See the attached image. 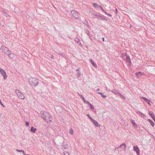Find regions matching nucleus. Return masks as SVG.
Masks as SVG:
<instances>
[{
  "label": "nucleus",
  "instance_id": "1",
  "mask_svg": "<svg viewBox=\"0 0 155 155\" xmlns=\"http://www.w3.org/2000/svg\"><path fill=\"white\" fill-rule=\"evenodd\" d=\"M41 117L47 123L51 122L52 118V116L49 113L45 111H41Z\"/></svg>",
  "mask_w": 155,
  "mask_h": 155
},
{
  "label": "nucleus",
  "instance_id": "2",
  "mask_svg": "<svg viewBox=\"0 0 155 155\" xmlns=\"http://www.w3.org/2000/svg\"><path fill=\"white\" fill-rule=\"evenodd\" d=\"M29 82L30 84L35 87L36 86L38 83V80L35 78H31L29 80Z\"/></svg>",
  "mask_w": 155,
  "mask_h": 155
},
{
  "label": "nucleus",
  "instance_id": "3",
  "mask_svg": "<svg viewBox=\"0 0 155 155\" xmlns=\"http://www.w3.org/2000/svg\"><path fill=\"white\" fill-rule=\"evenodd\" d=\"M72 16L75 18L76 19H78V12L75 11L74 10H73L71 11Z\"/></svg>",
  "mask_w": 155,
  "mask_h": 155
},
{
  "label": "nucleus",
  "instance_id": "4",
  "mask_svg": "<svg viewBox=\"0 0 155 155\" xmlns=\"http://www.w3.org/2000/svg\"><path fill=\"white\" fill-rule=\"evenodd\" d=\"M0 72L1 74L3 76L4 79H6L7 78V75H6V72L3 69L0 68Z\"/></svg>",
  "mask_w": 155,
  "mask_h": 155
},
{
  "label": "nucleus",
  "instance_id": "5",
  "mask_svg": "<svg viewBox=\"0 0 155 155\" xmlns=\"http://www.w3.org/2000/svg\"><path fill=\"white\" fill-rule=\"evenodd\" d=\"M1 49L2 50V51L4 52L5 53L7 54V53L8 51H10L8 50V48L4 46H2L1 47Z\"/></svg>",
  "mask_w": 155,
  "mask_h": 155
},
{
  "label": "nucleus",
  "instance_id": "6",
  "mask_svg": "<svg viewBox=\"0 0 155 155\" xmlns=\"http://www.w3.org/2000/svg\"><path fill=\"white\" fill-rule=\"evenodd\" d=\"M91 121L94 124V126L97 127H100V125L97 122L94 120V119H93Z\"/></svg>",
  "mask_w": 155,
  "mask_h": 155
},
{
  "label": "nucleus",
  "instance_id": "7",
  "mask_svg": "<svg viewBox=\"0 0 155 155\" xmlns=\"http://www.w3.org/2000/svg\"><path fill=\"white\" fill-rule=\"evenodd\" d=\"M133 150L136 152L137 155H139L140 150L137 146H134L133 147Z\"/></svg>",
  "mask_w": 155,
  "mask_h": 155
},
{
  "label": "nucleus",
  "instance_id": "8",
  "mask_svg": "<svg viewBox=\"0 0 155 155\" xmlns=\"http://www.w3.org/2000/svg\"><path fill=\"white\" fill-rule=\"evenodd\" d=\"M135 111L137 114H138V115L141 117H144L146 116V115H145V114L142 113V112L139 111L137 110H135Z\"/></svg>",
  "mask_w": 155,
  "mask_h": 155
},
{
  "label": "nucleus",
  "instance_id": "9",
  "mask_svg": "<svg viewBox=\"0 0 155 155\" xmlns=\"http://www.w3.org/2000/svg\"><path fill=\"white\" fill-rule=\"evenodd\" d=\"M7 53V55H8L9 57L10 58L12 59L14 57V54L11 53V51H8Z\"/></svg>",
  "mask_w": 155,
  "mask_h": 155
},
{
  "label": "nucleus",
  "instance_id": "10",
  "mask_svg": "<svg viewBox=\"0 0 155 155\" xmlns=\"http://www.w3.org/2000/svg\"><path fill=\"white\" fill-rule=\"evenodd\" d=\"M142 97L144 101H145L150 105V100H149L147 98L145 97Z\"/></svg>",
  "mask_w": 155,
  "mask_h": 155
},
{
  "label": "nucleus",
  "instance_id": "11",
  "mask_svg": "<svg viewBox=\"0 0 155 155\" xmlns=\"http://www.w3.org/2000/svg\"><path fill=\"white\" fill-rule=\"evenodd\" d=\"M90 62L91 63V64H92L93 66L95 67L96 68L97 67V65L94 62V61L92 59H90Z\"/></svg>",
  "mask_w": 155,
  "mask_h": 155
},
{
  "label": "nucleus",
  "instance_id": "12",
  "mask_svg": "<svg viewBox=\"0 0 155 155\" xmlns=\"http://www.w3.org/2000/svg\"><path fill=\"white\" fill-rule=\"evenodd\" d=\"M126 62H127L129 63H131V59L129 56L127 55L126 56Z\"/></svg>",
  "mask_w": 155,
  "mask_h": 155
},
{
  "label": "nucleus",
  "instance_id": "13",
  "mask_svg": "<svg viewBox=\"0 0 155 155\" xmlns=\"http://www.w3.org/2000/svg\"><path fill=\"white\" fill-rule=\"evenodd\" d=\"M18 96L20 99H23L25 98L24 96L21 93L18 94Z\"/></svg>",
  "mask_w": 155,
  "mask_h": 155
},
{
  "label": "nucleus",
  "instance_id": "14",
  "mask_svg": "<svg viewBox=\"0 0 155 155\" xmlns=\"http://www.w3.org/2000/svg\"><path fill=\"white\" fill-rule=\"evenodd\" d=\"M85 33L89 37V38H90V32L87 29H85Z\"/></svg>",
  "mask_w": 155,
  "mask_h": 155
},
{
  "label": "nucleus",
  "instance_id": "15",
  "mask_svg": "<svg viewBox=\"0 0 155 155\" xmlns=\"http://www.w3.org/2000/svg\"><path fill=\"white\" fill-rule=\"evenodd\" d=\"M136 75L137 76V78H139L140 76H141L143 74L140 72H137L136 73Z\"/></svg>",
  "mask_w": 155,
  "mask_h": 155
},
{
  "label": "nucleus",
  "instance_id": "16",
  "mask_svg": "<svg viewBox=\"0 0 155 155\" xmlns=\"http://www.w3.org/2000/svg\"><path fill=\"white\" fill-rule=\"evenodd\" d=\"M83 22L84 24L87 27L89 26V25L88 24V21L86 19L84 20L83 21Z\"/></svg>",
  "mask_w": 155,
  "mask_h": 155
},
{
  "label": "nucleus",
  "instance_id": "17",
  "mask_svg": "<svg viewBox=\"0 0 155 155\" xmlns=\"http://www.w3.org/2000/svg\"><path fill=\"white\" fill-rule=\"evenodd\" d=\"M75 42L76 43H80V45H81V44L79 39L78 38H75L74 40Z\"/></svg>",
  "mask_w": 155,
  "mask_h": 155
},
{
  "label": "nucleus",
  "instance_id": "18",
  "mask_svg": "<svg viewBox=\"0 0 155 155\" xmlns=\"http://www.w3.org/2000/svg\"><path fill=\"white\" fill-rule=\"evenodd\" d=\"M131 122L134 125H135V127H134L135 128H137V124H136V123L135 122V120H134L131 119Z\"/></svg>",
  "mask_w": 155,
  "mask_h": 155
},
{
  "label": "nucleus",
  "instance_id": "19",
  "mask_svg": "<svg viewBox=\"0 0 155 155\" xmlns=\"http://www.w3.org/2000/svg\"><path fill=\"white\" fill-rule=\"evenodd\" d=\"M80 97L83 100L84 103L86 104L88 101H87L85 100L84 97V96H83L82 95H81L80 96Z\"/></svg>",
  "mask_w": 155,
  "mask_h": 155
},
{
  "label": "nucleus",
  "instance_id": "20",
  "mask_svg": "<svg viewBox=\"0 0 155 155\" xmlns=\"http://www.w3.org/2000/svg\"><path fill=\"white\" fill-rule=\"evenodd\" d=\"M37 129L33 127H31L30 131L31 132L34 133L36 130Z\"/></svg>",
  "mask_w": 155,
  "mask_h": 155
},
{
  "label": "nucleus",
  "instance_id": "21",
  "mask_svg": "<svg viewBox=\"0 0 155 155\" xmlns=\"http://www.w3.org/2000/svg\"><path fill=\"white\" fill-rule=\"evenodd\" d=\"M97 93L98 94H100L101 96L104 98H105L107 97V96L106 95H105L103 94V93L98 92Z\"/></svg>",
  "mask_w": 155,
  "mask_h": 155
},
{
  "label": "nucleus",
  "instance_id": "22",
  "mask_svg": "<svg viewBox=\"0 0 155 155\" xmlns=\"http://www.w3.org/2000/svg\"><path fill=\"white\" fill-rule=\"evenodd\" d=\"M148 121L150 123L151 125L153 127L154 125V123L150 119H148Z\"/></svg>",
  "mask_w": 155,
  "mask_h": 155
},
{
  "label": "nucleus",
  "instance_id": "23",
  "mask_svg": "<svg viewBox=\"0 0 155 155\" xmlns=\"http://www.w3.org/2000/svg\"><path fill=\"white\" fill-rule=\"evenodd\" d=\"M69 133L71 135H72L74 134L73 130L72 129H70L69 131Z\"/></svg>",
  "mask_w": 155,
  "mask_h": 155
},
{
  "label": "nucleus",
  "instance_id": "24",
  "mask_svg": "<svg viewBox=\"0 0 155 155\" xmlns=\"http://www.w3.org/2000/svg\"><path fill=\"white\" fill-rule=\"evenodd\" d=\"M122 146H125L124 149H125V147H126V144L125 143H123L121 145H120L119 147H118L117 148H115V149L116 150V149H118L119 147H121Z\"/></svg>",
  "mask_w": 155,
  "mask_h": 155
},
{
  "label": "nucleus",
  "instance_id": "25",
  "mask_svg": "<svg viewBox=\"0 0 155 155\" xmlns=\"http://www.w3.org/2000/svg\"><path fill=\"white\" fill-rule=\"evenodd\" d=\"M114 93V94H117L118 95V94H119L120 93L118 91H117L116 90H114L112 91Z\"/></svg>",
  "mask_w": 155,
  "mask_h": 155
},
{
  "label": "nucleus",
  "instance_id": "26",
  "mask_svg": "<svg viewBox=\"0 0 155 155\" xmlns=\"http://www.w3.org/2000/svg\"><path fill=\"white\" fill-rule=\"evenodd\" d=\"M103 15H101L100 13H99L98 18L100 19L101 20H103Z\"/></svg>",
  "mask_w": 155,
  "mask_h": 155
},
{
  "label": "nucleus",
  "instance_id": "27",
  "mask_svg": "<svg viewBox=\"0 0 155 155\" xmlns=\"http://www.w3.org/2000/svg\"><path fill=\"white\" fill-rule=\"evenodd\" d=\"M95 8L98 7L99 5H98L97 3H94L93 4Z\"/></svg>",
  "mask_w": 155,
  "mask_h": 155
},
{
  "label": "nucleus",
  "instance_id": "28",
  "mask_svg": "<svg viewBox=\"0 0 155 155\" xmlns=\"http://www.w3.org/2000/svg\"><path fill=\"white\" fill-rule=\"evenodd\" d=\"M96 14L95 13H91V16L92 18H95V15Z\"/></svg>",
  "mask_w": 155,
  "mask_h": 155
},
{
  "label": "nucleus",
  "instance_id": "29",
  "mask_svg": "<svg viewBox=\"0 0 155 155\" xmlns=\"http://www.w3.org/2000/svg\"><path fill=\"white\" fill-rule=\"evenodd\" d=\"M118 96H120L121 98H125V97H124V96L121 93H120L118 95Z\"/></svg>",
  "mask_w": 155,
  "mask_h": 155
},
{
  "label": "nucleus",
  "instance_id": "30",
  "mask_svg": "<svg viewBox=\"0 0 155 155\" xmlns=\"http://www.w3.org/2000/svg\"><path fill=\"white\" fill-rule=\"evenodd\" d=\"M99 13H99L98 14H95V18H98L99 16Z\"/></svg>",
  "mask_w": 155,
  "mask_h": 155
},
{
  "label": "nucleus",
  "instance_id": "31",
  "mask_svg": "<svg viewBox=\"0 0 155 155\" xmlns=\"http://www.w3.org/2000/svg\"><path fill=\"white\" fill-rule=\"evenodd\" d=\"M87 116L88 118L91 120H92L93 119L90 116L89 114H87Z\"/></svg>",
  "mask_w": 155,
  "mask_h": 155
},
{
  "label": "nucleus",
  "instance_id": "32",
  "mask_svg": "<svg viewBox=\"0 0 155 155\" xmlns=\"http://www.w3.org/2000/svg\"><path fill=\"white\" fill-rule=\"evenodd\" d=\"M67 148H68L67 145L66 146L64 145L62 147V148L64 149H67Z\"/></svg>",
  "mask_w": 155,
  "mask_h": 155
},
{
  "label": "nucleus",
  "instance_id": "33",
  "mask_svg": "<svg viewBox=\"0 0 155 155\" xmlns=\"http://www.w3.org/2000/svg\"><path fill=\"white\" fill-rule=\"evenodd\" d=\"M16 150L19 152H23V153H24V151H23L22 150H19L18 149H17Z\"/></svg>",
  "mask_w": 155,
  "mask_h": 155
},
{
  "label": "nucleus",
  "instance_id": "34",
  "mask_svg": "<svg viewBox=\"0 0 155 155\" xmlns=\"http://www.w3.org/2000/svg\"><path fill=\"white\" fill-rule=\"evenodd\" d=\"M103 20H104L107 21V18H106V17L104 16H103Z\"/></svg>",
  "mask_w": 155,
  "mask_h": 155
},
{
  "label": "nucleus",
  "instance_id": "35",
  "mask_svg": "<svg viewBox=\"0 0 155 155\" xmlns=\"http://www.w3.org/2000/svg\"><path fill=\"white\" fill-rule=\"evenodd\" d=\"M15 92L17 94V95H18V94H20V92L18 90H16L15 91Z\"/></svg>",
  "mask_w": 155,
  "mask_h": 155
},
{
  "label": "nucleus",
  "instance_id": "36",
  "mask_svg": "<svg viewBox=\"0 0 155 155\" xmlns=\"http://www.w3.org/2000/svg\"><path fill=\"white\" fill-rule=\"evenodd\" d=\"M0 104L4 107H5V106L2 104V101H1V99H0Z\"/></svg>",
  "mask_w": 155,
  "mask_h": 155
},
{
  "label": "nucleus",
  "instance_id": "37",
  "mask_svg": "<svg viewBox=\"0 0 155 155\" xmlns=\"http://www.w3.org/2000/svg\"><path fill=\"white\" fill-rule=\"evenodd\" d=\"M78 76L77 77H79L81 75V72L80 71H79L78 72Z\"/></svg>",
  "mask_w": 155,
  "mask_h": 155
},
{
  "label": "nucleus",
  "instance_id": "38",
  "mask_svg": "<svg viewBox=\"0 0 155 155\" xmlns=\"http://www.w3.org/2000/svg\"><path fill=\"white\" fill-rule=\"evenodd\" d=\"M25 125L26 126H28L29 125V123L28 121L25 122Z\"/></svg>",
  "mask_w": 155,
  "mask_h": 155
},
{
  "label": "nucleus",
  "instance_id": "39",
  "mask_svg": "<svg viewBox=\"0 0 155 155\" xmlns=\"http://www.w3.org/2000/svg\"><path fill=\"white\" fill-rule=\"evenodd\" d=\"M90 107V108L91 109H93L94 108V107L92 105H91Z\"/></svg>",
  "mask_w": 155,
  "mask_h": 155
},
{
  "label": "nucleus",
  "instance_id": "40",
  "mask_svg": "<svg viewBox=\"0 0 155 155\" xmlns=\"http://www.w3.org/2000/svg\"><path fill=\"white\" fill-rule=\"evenodd\" d=\"M86 104H88L90 106L91 105H92L90 103H89L88 101L87 102V103Z\"/></svg>",
  "mask_w": 155,
  "mask_h": 155
},
{
  "label": "nucleus",
  "instance_id": "41",
  "mask_svg": "<svg viewBox=\"0 0 155 155\" xmlns=\"http://www.w3.org/2000/svg\"><path fill=\"white\" fill-rule=\"evenodd\" d=\"M107 15L110 17H112V15L108 13L107 14Z\"/></svg>",
  "mask_w": 155,
  "mask_h": 155
},
{
  "label": "nucleus",
  "instance_id": "42",
  "mask_svg": "<svg viewBox=\"0 0 155 155\" xmlns=\"http://www.w3.org/2000/svg\"><path fill=\"white\" fill-rule=\"evenodd\" d=\"M64 155H70L69 153L68 152H66L64 154Z\"/></svg>",
  "mask_w": 155,
  "mask_h": 155
},
{
  "label": "nucleus",
  "instance_id": "43",
  "mask_svg": "<svg viewBox=\"0 0 155 155\" xmlns=\"http://www.w3.org/2000/svg\"><path fill=\"white\" fill-rule=\"evenodd\" d=\"M98 8H101H101H102V6H100V5H99L98 7Z\"/></svg>",
  "mask_w": 155,
  "mask_h": 155
},
{
  "label": "nucleus",
  "instance_id": "44",
  "mask_svg": "<svg viewBox=\"0 0 155 155\" xmlns=\"http://www.w3.org/2000/svg\"><path fill=\"white\" fill-rule=\"evenodd\" d=\"M101 10H102V11L103 12H105V11L103 8H102L101 9Z\"/></svg>",
  "mask_w": 155,
  "mask_h": 155
},
{
  "label": "nucleus",
  "instance_id": "45",
  "mask_svg": "<svg viewBox=\"0 0 155 155\" xmlns=\"http://www.w3.org/2000/svg\"><path fill=\"white\" fill-rule=\"evenodd\" d=\"M102 40L103 41H104V38H102Z\"/></svg>",
  "mask_w": 155,
  "mask_h": 155
},
{
  "label": "nucleus",
  "instance_id": "46",
  "mask_svg": "<svg viewBox=\"0 0 155 155\" xmlns=\"http://www.w3.org/2000/svg\"><path fill=\"white\" fill-rule=\"evenodd\" d=\"M51 58L53 59L54 58V56L53 55H51Z\"/></svg>",
  "mask_w": 155,
  "mask_h": 155
},
{
  "label": "nucleus",
  "instance_id": "47",
  "mask_svg": "<svg viewBox=\"0 0 155 155\" xmlns=\"http://www.w3.org/2000/svg\"><path fill=\"white\" fill-rule=\"evenodd\" d=\"M117 12H118V11H117V9L116 8V14L117 13Z\"/></svg>",
  "mask_w": 155,
  "mask_h": 155
},
{
  "label": "nucleus",
  "instance_id": "48",
  "mask_svg": "<svg viewBox=\"0 0 155 155\" xmlns=\"http://www.w3.org/2000/svg\"><path fill=\"white\" fill-rule=\"evenodd\" d=\"M3 12L5 14H7V12H6L5 11H3Z\"/></svg>",
  "mask_w": 155,
  "mask_h": 155
},
{
  "label": "nucleus",
  "instance_id": "49",
  "mask_svg": "<svg viewBox=\"0 0 155 155\" xmlns=\"http://www.w3.org/2000/svg\"><path fill=\"white\" fill-rule=\"evenodd\" d=\"M100 90V89L99 88H98L96 90V91H98Z\"/></svg>",
  "mask_w": 155,
  "mask_h": 155
},
{
  "label": "nucleus",
  "instance_id": "50",
  "mask_svg": "<svg viewBox=\"0 0 155 155\" xmlns=\"http://www.w3.org/2000/svg\"><path fill=\"white\" fill-rule=\"evenodd\" d=\"M104 12L107 15V14H108L105 11V12Z\"/></svg>",
  "mask_w": 155,
  "mask_h": 155
},
{
  "label": "nucleus",
  "instance_id": "51",
  "mask_svg": "<svg viewBox=\"0 0 155 155\" xmlns=\"http://www.w3.org/2000/svg\"><path fill=\"white\" fill-rule=\"evenodd\" d=\"M24 155H29L28 154H26L25 153V152H24V153H23Z\"/></svg>",
  "mask_w": 155,
  "mask_h": 155
},
{
  "label": "nucleus",
  "instance_id": "52",
  "mask_svg": "<svg viewBox=\"0 0 155 155\" xmlns=\"http://www.w3.org/2000/svg\"><path fill=\"white\" fill-rule=\"evenodd\" d=\"M76 71H79V70L78 69L76 70Z\"/></svg>",
  "mask_w": 155,
  "mask_h": 155
}]
</instances>
